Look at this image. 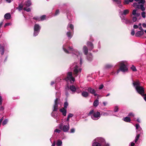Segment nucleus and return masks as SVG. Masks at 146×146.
<instances>
[{"label":"nucleus","instance_id":"1","mask_svg":"<svg viewBox=\"0 0 146 146\" xmlns=\"http://www.w3.org/2000/svg\"><path fill=\"white\" fill-rule=\"evenodd\" d=\"M63 50L67 54L71 53L74 58L77 57L80 60V65L76 63H73L70 66V68L73 70V74L75 77L80 74L82 71L81 67L83 62V55L78 50L73 49L72 46H70L68 43L64 44L63 46Z\"/></svg>","mask_w":146,"mask_h":146},{"label":"nucleus","instance_id":"2","mask_svg":"<svg viewBox=\"0 0 146 146\" xmlns=\"http://www.w3.org/2000/svg\"><path fill=\"white\" fill-rule=\"evenodd\" d=\"M133 84L136 91L139 94L143 96L144 93V88L140 85V83L138 80L133 81Z\"/></svg>","mask_w":146,"mask_h":146},{"label":"nucleus","instance_id":"3","mask_svg":"<svg viewBox=\"0 0 146 146\" xmlns=\"http://www.w3.org/2000/svg\"><path fill=\"white\" fill-rule=\"evenodd\" d=\"M105 144V141L102 137L96 138L93 141L92 146H104Z\"/></svg>","mask_w":146,"mask_h":146},{"label":"nucleus","instance_id":"4","mask_svg":"<svg viewBox=\"0 0 146 146\" xmlns=\"http://www.w3.org/2000/svg\"><path fill=\"white\" fill-rule=\"evenodd\" d=\"M89 115L91 116V118L93 120H96L100 118L101 114H100L99 112L95 111L92 110L90 111Z\"/></svg>","mask_w":146,"mask_h":146},{"label":"nucleus","instance_id":"5","mask_svg":"<svg viewBox=\"0 0 146 146\" xmlns=\"http://www.w3.org/2000/svg\"><path fill=\"white\" fill-rule=\"evenodd\" d=\"M74 26L71 24H68L67 26V29L68 30L66 33V35L69 39H70L72 36L74 31Z\"/></svg>","mask_w":146,"mask_h":146},{"label":"nucleus","instance_id":"6","mask_svg":"<svg viewBox=\"0 0 146 146\" xmlns=\"http://www.w3.org/2000/svg\"><path fill=\"white\" fill-rule=\"evenodd\" d=\"M126 63L125 61H122L119 62V69L120 71L122 72H125L128 71V68L125 65Z\"/></svg>","mask_w":146,"mask_h":146},{"label":"nucleus","instance_id":"7","mask_svg":"<svg viewBox=\"0 0 146 146\" xmlns=\"http://www.w3.org/2000/svg\"><path fill=\"white\" fill-rule=\"evenodd\" d=\"M63 123H61L59 125V127L61 130L64 132H67L70 129L69 123H67V125H63Z\"/></svg>","mask_w":146,"mask_h":146},{"label":"nucleus","instance_id":"8","mask_svg":"<svg viewBox=\"0 0 146 146\" xmlns=\"http://www.w3.org/2000/svg\"><path fill=\"white\" fill-rule=\"evenodd\" d=\"M41 26L38 24H35L34 27L33 36H37L41 29Z\"/></svg>","mask_w":146,"mask_h":146},{"label":"nucleus","instance_id":"9","mask_svg":"<svg viewBox=\"0 0 146 146\" xmlns=\"http://www.w3.org/2000/svg\"><path fill=\"white\" fill-rule=\"evenodd\" d=\"M64 79L66 81H70L71 83L75 81V79L73 76L72 72H69L67 73V77Z\"/></svg>","mask_w":146,"mask_h":146},{"label":"nucleus","instance_id":"10","mask_svg":"<svg viewBox=\"0 0 146 146\" xmlns=\"http://www.w3.org/2000/svg\"><path fill=\"white\" fill-rule=\"evenodd\" d=\"M62 142L60 139H58L56 143L55 141H54L52 143L51 146H55L56 145V146H62Z\"/></svg>","mask_w":146,"mask_h":146},{"label":"nucleus","instance_id":"11","mask_svg":"<svg viewBox=\"0 0 146 146\" xmlns=\"http://www.w3.org/2000/svg\"><path fill=\"white\" fill-rule=\"evenodd\" d=\"M58 98L56 97V99L54 101V104L53 106V111H56L58 110Z\"/></svg>","mask_w":146,"mask_h":146},{"label":"nucleus","instance_id":"12","mask_svg":"<svg viewBox=\"0 0 146 146\" xmlns=\"http://www.w3.org/2000/svg\"><path fill=\"white\" fill-rule=\"evenodd\" d=\"M88 91L90 93L94 94L95 96H97L98 94L96 93V91L94 89L91 87L88 88L87 89Z\"/></svg>","mask_w":146,"mask_h":146},{"label":"nucleus","instance_id":"13","mask_svg":"<svg viewBox=\"0 0 146 146\" xmlns=\"http://www.w3.org/2000/svg\"><path fill=\"white\" fill-rule=\"evenodd\" d=\"M68 87L72 91V93L73 94H74L75 92L77 89V87H76L74 86L73 85L70 86L69 87L68 86Z\"/></svg>","mask_w":146,"mask_h":146},{"label":"nucleus","instance_id":"14","mask_svg":"<svg viewBox=\"0 0 146 146\" xmlns=\"http://www.w3.org/2000/svg\"><path fill=\"white\" fill-rule=\"evenodd\" d=\"M87 45L88 46L89 50H91L94 48V45L93 43L90 42H88L87 43Z\"/></svg>","mask_w":146,"mask_h":146},{"label":"nucleus","instance_id":"15","mask_svg":"<svg viewBox=\"0 0 146 146\" xmlns=\"http://www.w3.org/2000/svg\"><path fill=\"white\" fill-rule=\"evenodd\" d=\"M60 111L61 112L63 115L65 116L66 115L67 110L66 109L64 108H62L60 110Z\"/></svg>","mask_w":146,"mask_h":146},{"label":"nucleus","instance_id":"16","mask_svg":"<svg viewBox=\"0 0 146 146\" xmlns=\"http://www.w3.org/2000/svg\"><path fill=\"white\" fill-rule=\"evenodd\" d=\"M136 8L139 9H141L142 11H144L145 10V8L144 7L143 5L142 4L139 5L138 4Z\"/></svg>","mask_w":146,"mask_h":146},{"label":"nucleus","instance_id":"17","mask_svg":"<svg viewBox=\"0 0 146 146\" xmlns=\"http://www.w3.org/2000/svg\"><path fill=\"white\" fill-rule=\"evenodd\" d=\"M31 5V0H28L24 3V5L27 7L30 6Z\"/></svg>","mask_w":146,"mask_h":146},{"label":"nucleus","instance_id":"18","mask_svg":"<svg viewBox=\"0 0 146 146\" xmlns=\"http://www.w3.org/2000/svg\"><path fill=\"white\" fill-rule=\"evenodd\" d=\"M83 50V52L84 54L85 55H87L88 52V49L87 47L86 46H84Z\"/></svg>","mask_w":146,"mask_h":146},{"label":"nucleus","instance_id":"19","mask_svg":"<svg viewBox=\"0 0 146 146\" xmlns=\"http://www.w3.org/2000/svg\"><path fill=\"white\" fill-rule=\"evenodd\" d=\"M86 57L87 60L89 61H90L92 60L93 57L92 54L91 53L88 54L87 55Z\"/></svg>","mask_w":146,"mask_h":146},{"label":"nucleus","instance_id":"20","mask_svg":"<svg viewBox=\"0 0 146 146\" xmlns=\"http://www.w3.org/2000/svg\"><path fill=\"white\" fill-rule=\"evenodd\" d=\"M144 34L143 31H138L135 34V36H140Z\"/></svg>","mask_w":146,"mask_h":146},{"label":"nucleus","instance_id":"21","mask_svg":"<svg viewBox=\"0 0 146 146\" xmlns=\"http://www.w3.org/2000/svg\"><path fill=\"white\" fill-rule=\"evenodd\" d=\"M4 17L6 19H9L11 18V15L9 13H7L5 14Z\"/></svg>","mask_w":146,"mask_h":146},{"label":"nucleus","instance_id":"22","mask_svg":"<svg viewBox=\"0 0 146 146\" xmlns=\"http://www.w3.org/2000/svg\"><path fill=\"white\" fill-rule=\"evenodd\" d=\"M82 95L84 97H87L89 95L88 93L86 91H84L82 93Z\"/></svg>","mask_w":146,"mask_h":146},{"label":"nucleus","instance_id":"23","mask_svg":"<svg viewBox=\"0 0 146 146\" xmlns=\"http://www.w3.org/2000/svg\"><path fill=\"white\" fill-rule=\"evenodd\" d=\"M123 120L127 122H130L131 120L130 118L128 117H126L123 118Z\"/></svg>","mask_w":146,"mask_h":146},{"label":"nucleus","instance_id":"24","mask_svg":"<svg viewBox=\"0 0 146 146\" xmlns=\"http://www.w3.org/2000/svg\"><path fill=\"white\" fill-rule=\"evenodd\" d=\"M136 132L137 134H139L140 135L141 134L143 133V131L141 128H140L139 129L137 130Z\"/></svg>","mask_w":146,"mask_h":146},{"label":"nucleus","instance_id":"25","mask_svg":"<svg viewBox=\"0 0 146 146\" xmlns=\"http://www.w3.org/2000/svg\"><path fill=\"white\" fill-rule=\"evenodd\" d=\"M99 104V101L98 99L96 100L94 102L93 105L95 107H97Z\"/></svg>","mask_w":146,"mask_h":146},{"label":"nucleus","instance_id":"26","mask_svg":"<svg viewBox=\"0 0 146 146\" xmlns=\"http://www.w3.org/2000/svg\"><path fill=\"white\" fill-rule=\"evenodd\" d=\"M0 52L1 55H3L4 52V48L2 46H0Z\"/></svg>","mask_w":146,"mask_h":146},{"label":"nucleus","instance_id":"27","mask_svg":"<svg viewBox=\"0 0 146 146\" xmlns=\"http://www.w3.org/2000/svg\"><path fill=\"white\" fill-rule=\"evenodd\" d=\"M23 5L22 3L20 4L19 5L17 9L19 10V11L23 9Z\"/></svg>","mask_w":146,"mask_h":146},{"label":"nucleus","instance_id":"28","mask_svg":"<svg viewBox=\"0 0 146 146\" xmlns=\"http://www.w3.org/2000/svg\"><path fill=\"white\" fill-rule=\"evenodd\" d=\"M108 115H114L117 116L116 115H114L113 113V111H107Z\"/></svg>","mask_w":146,"mask_h":146},{"label":"nucleus","instance_id":"29","mask_svg":"<svg viewBox=\"0 0 146 146\" xmlns=\"http://www.w3.org/2000/svg\"><path fill=\"white\" fill-rule=\"evenodd\" d=\"M129 10L128 9H125L123 10V12L122 15H126L129 13Z\"/></svg>","mask_w":146,"mask_h":146},{"label":"nucleus","instance_id":"30","mask_svg":"<svg viewBox=\"0 0 146 146\" xmlns=\"http://www.w3.org/2000/svg\"><path fill=\"white\" fill-rule=\"evenodd\" d=\"M125 23L126 24H130L132 23V21L130 20H128L127 19L125 21Z\"/></svg>","mask_w":146,"mask_h":146},{"label":"nucleus","instance_id":"31","mask_svg":"<svg viewBox=\"0 0 146 146\" xmlns=\"http://www.w3.org/2000/svg\"><path fill=\"white\" fill-rule=\"evenodd\" d=\"M51 115L53 117L54 119H57V117H58L57 114H56L54 112H52V113Z\"/></svg>","mask_w":146,"mask_h":146},{"label":"nucleus","instance_id":"32","mask_svg":"<svg viewBox=\"0 0 146 146\" xmlns=\"http://www.w3.org/2000/svg\"><path fill=\"white\" fill-rule=\"evenodd\" d=\"M69 10L68 9H65L64 11V13H66V14H67V17L68 18L69 20H70L71 18L70 19V18H69V16H68V14L69 13Z\"/></svg>","mask_w":146,"mask_h":146},{"label":"nucleus","instance_id":"33","mask_svg":"<svg viewBox=\"0 0 146 146\" xmlns=\"http://www.w3.org/2000/svg\"><path fill=\"white\" fill-rule=\"evenodd\" d=\"M140 136V135H139V134H137V135L136 136L135 138V139L134 141L135 142V143H136L137 142L139 139Z\"/></svg>","mask_w":146,"mask_h":146},{"label":"nucleus","instance_id":"34","mask_svg":"<svg viewBox=\"0 0 146 146\" xmlns=\"http://www.w3.org/2000/svg\"><path fill=\"white\" fill-rule=\"evenodd\" d=\"M33 19L35 20L36 21H40V17H35L33 18Z\"/></svg>","mask_w":146,"mask_h":146},{"label":"nucleus","instance_id":"35","mask_svg":"<svg viewBox=\"0 0 146 146\" xmlns=\"http://www.w3.org/2000/svg\"><path fill=\"white\" fill-rule=\"evenodd\" d=\"M8 119H5L3 122L2 125L4 126L7 124L8 122Z\"/></svg>","mask_w":146,"mask_h":146},{"label":"nucleus","instance_id":"36","mask_svg":"<svg viewBox=\"0 0 146 146\" xmlns=\"http://www.w3.org/2000/svg\"><path fill=\"white\" fill-rule=\"evenodd\" d=\"M46 17V15H43L41 16L40 17V21H43L45 19V18Z\"/></svg>","mask_w":146,"mask_h":146},{"label":"nucleus","instance_id":"37","mask_svg":"<svg viewBox=\"0 0 146 146\" xmlns=\"http://www.w3.org/2000/svg\"><path fill=\"white\" fill-rule=\"evenodd\" d=\"M68 105V102L67 101L65 102L64 103V108L66 109Z\"/></svg>","mask_w":146,"mask_h":146},{"label":"nucleus","instance_id":"38","mask_svg":"<svg viewBox=\"0 0 146 146\" xmlns=\"http://www.w3.org/2000/svg\"><path fill=\"white\" fill-rule=\"evenodd\" d=\"M113 66L111 64H107L105 65V68H111Z\"/></svg>","mask_w":146,"mask_h":146},{"label":"nucleus","instance_id":"39","mask_svg":"<svg viewBox=\"0 0 146 146\" xmlns=\"http://www.w3.org/2000/svg\"><path fill=\"white\" fill-rule=\"evenodd\" d=\"M121 19L122 21V22H125L126 20L127 19L125 18V17L123 16L121 17Z\"/></svg>","mask_w":146,"mask_h":146},{"label":"nucleus","instance_id":"40","mask_svg":"<svg viewBox=\"0 0 146 146\" xmlns=\"http://www.w3.org/2000/svg\"><path fill=\"white\" fill-rule=\"evenodd\" d=\"M5 109L4 106H2V104H0V111H3Z\"/></svg>","mask_w":146,"mask_h":146},{"label":"nucleus","instance_id":"41","mask_svg":"<svg viewBox=\"0 0 146 146\" xmlns=\"http://www.w3.org/2000/svg\"><path fill=\"white\" fill-rule=\"evenodd\" d=\"M128 116L129 117H133L134 116V114L132 112H131L128 114Z\"/></svg>","mask_w":146,"mask_h":146},{"label":"nucleus","instance_id":"42","mask_svg":"<svg viewBox=\"0 0 146 146\" xmlns=\"http://www.w3.org/2000/svg\"><path fill=\"white\" fill-rule=\"evenodd\" d=\"M59 13L60 12L59 10L58 9L56 10V11L55 13L54 14V16H56L58 15L59 14Z\"/></svg>","mask_w":146,"mask_h":146},{"label":"nucleus","instance_id":"43","mask_svg":"<svg viewBox=\"0 0 146 146\" xmlns=\"http://www.w3.org/2000/svg\"><path fill=\"white\" fill-rule=\"evenodd\" d=\"M23 10L25 11H27V12H30L31 11V9L30 8H26V7H24V8H23Z\"/></svg>","mask_w":146,"mask_h":146},{"label":"nucleus","instance_id":"44","mask_svg":"<svg viewBox=\"0 0 146 146\" xmlns=\"http://www.w3.org/2000/svg\"><path fill=\"white\" fill-rule=\"evenodd\" d=\"M75 129L74 128H73L70 129V133H74L75 132Z\"/></svg>","mask_w":146,"mask_h":146},{"label":"nucleus","instance_id":"45","mask_svg":"<svg viewBox=\"0 0 146 146\" xmlns=\"http://www.w3.org/2000/svg\"><path fill=\"white\" fill-rule=\"evenodd\" d=\"M131 69L133 71H136V69L134 66H132L131 67Z\"/></svg>","mask_w":146,"mask_h":146},{"label":"nucleus","instance_id":"46","mask_svg":"<svg viewBox=\"0 0 146 146\" xmlns=\"http://www.w3.org/2000/svg\"><path fill=\"white\" fill-rule=\"evenodd\" d=\"M137 10L136 9L133 10L132 11V15L134 16H135L136 14Z\"/></svg>","mask_w":146,"mask_h":146},{"label":"nucleus","instance_id":"47","mask_svg":"<svg viewBox=\"0 0 146 146\" xmlns=\"http://www.w3.org/2000/svg\"><path fill=\"white\" fill-rule=\"evenodd\" d=\"M135 127L136 129L137 130L139 129L140 128H141L140 127L139 125V124H136L135 125Z\"/></svg>","mask_w":146,"mask_h":146},{"label":"nucleus","instance_id":"48","mask_svg":"<svg viewBox=\"0 0 146 146\" xmlns=\"http://www.w3.org/2000/svg\"><path fill=\"white\" fill-rule=\"evenodd\" d=\"M112 1L114 2H115L117 4H119L121 3L120 0H112Z\"/></svg>","mask_w":146,"mask_h":146},{"label":"nucleus","instance_id":"49","mask_svg":"<svg viewBox=\"0 0 146 146\" xmlns=\"http://www.w3.org/2000/svg\"><path fill=\"white\" fill-rule=\"evenodd\" d=\"M11 24L12 23H5V25H4V27H5L7 26L11 25Z\"/></svg>","mask_w":146,"mask_h":146},{"label":"nucleus","instance_id":"50","mask_svg":"<svg viewBox=\"0 0 146 146\" xmlns=\"http://www.w3.org/2000/svg\"><path fill=\"white\" fill-rule=\"evenodd\" d=\"M137 20V18L136 17H134L132 18V21L133 22H135Z\"/></svg>","mask_w":146,"mask_h":146},{"label":"nucleus","instance_id":"51","mask_svg":"<svg viewBox=\"0 0 146 146\" xmlns=\"http://www.w3.org/2000/svg\"><path fill=\"white\" fill-rule=\"evenodd\" d=\"M139 4L143 3L144 4L145 2V0H139Z\"/></svg>","mask_w":146,"mask_h":146},{"label":"nucleus","instance_id":"52","mask_svg":"<svg viewBox=\"0 0 146 146\" xmlns=\"http://www.w3.org/2000/svg\"><path fill=\"white\" fill-rule=\"evenodd\" d=\"M141 15L143 18H145V12H143L141 13Z\"/></svg>","mask_w":146,"mask_h":146},{"label":"nucleus","instance_id":"53","mask_svg":"<svg viewBox=\"0 0 146 146\" xmlns=\"http://www.w3.org/2000/svg\"><path fill=\"white\" fill-rule=\"evenodd\" d=\"M60 131H61L60 130L58 129H55L54 130V132H57V133H60Z\"/></svg>","mask_w":146,"mask_h":146},{"label":"nucleus","instance_id":"54","mask_svg":"<svg viewBox=\"0 0 146 146\" xmlns=\"http://www.w3.org/2000/svg\"><path fill=\"white\" fill-rule=\"evenodd\" d=\"M118 108L117 106H115L114 108V111L115 112H116L118 111Z\"/></svg>","mask_w":146,"mask_h":146},{"label":"nucleus","instance_id":"55","mask_svg":"<svg viewBox=\"0 0 146 146\" xmlns=\"http://www.w3.org/2000/svg\"><path fill=\"white\" fill-rule=\"evenodd\" d=\"M102 115V114H101ZM102 114L104 116H108V114L107 112H103L102 113Z\"/></svg>","mask_w":146,"mask_h":146},{"label":"nucleus","instance_id":"56","mask_svg":"<svg viewBox=\"0 0 146 146\" xmlns=\"http://www.w3.org/2000/svg\"><path fill=\"white\" fill-rule=\"evenodd\" d=\"M98 48L100 49L101 48V44L100 41L98 42Z\"/></svg>","mask_w":146,"mask_h":146},{"label":"nucleus","instance_id":"57","mask_svg":"<svg viewBox=\"0 0 146 146\" xmlns=\"http://www.w3.org/2000/svg\"><path fill=\"white\" fill-rule=\"evenodd\" d=\"M135 144L133 142H131L129 144V146H134Z\"/></svg>","mask_w":146,"mask_h":146},{"label":"nucleus","instance_id":"58","mask_svg":"<svg viewBox=\"0 0 146 146\" xmlns=\"http://www.w3.org/2000/svg\"><path fill=\"white\" fill-rule=\"evenodd\" d=\"M2 99L1 96L0 95V104H2Z\"/></svg>","mask_w":146,"mask_h":146},{"label":"nucleus","instance_id":"59","mask_svg":"<svg viewBox=\"0 0 146 146\" xmlns=\"http://www.w3.org/2000/svg\"><path fill=\"white\" fill-rule=\"evenodd\" d=\"M73 116V115L72 114L70 113L68 114V117L70 118V117H72Z\"/></svg>","mask_w":146,"mask_h":146},{"label":"nucleus","instance_id":"60","mask_svg":"<svg viewBox=\"0 0 146 146\" xmlns=\"http://www.w3.org/2000/svg\"><path fill=\"white\" fill-rule=\"evenodd\" d=\"M129 0H125L124 2V4H128L129 3Z\"/></svg>","mask_w":146,"mask_h":146},{"label":"nucleus","instance_id":"61","mask_svg":"<svg viewBox=\"0 0 146 146\" xmlns=\"http://www.w3.org/2000/svg\"><path fill=\"white\" fill-rule=\"evenodd\" d=\"M77 89L76 91L78 93H79L81 92V91L80 90H78L79 88L78 87H77Z\"/></svg>","mask_w":146,"mask_h":146},{"label":"nucleus","instance_id":"62","mask_svg":"<svg viewBox=\"0 0 146 146\" xmlns=\"http://www.w3.org/2000/svg\"><path fill=\"white\" fill-rule=\"evenodd\" d=\"M103 87H104L103 85V84H101L99 88V89L100 90L102 89L103 88Z\"/></svg>","mask_w":146,"mask_h":146},{"label":"nucleus","instance_id":"63","mask_svg":"<svg viewBox=\"0 0 146 146\" xmlns=\"http://www.w3.org/2000/svg\"><path fill=\"white\" fill-rule=\"evenodd\" d=\"M135 31H134V30L133 29V30H132L131 31V34L132 35H134L135 34Z\"/></svg>","mask_w":146,"mask_h":146},{"label":"nucleus","instance_id":"64","mask_svg":"<svg viewBox=\"0 0 146 146\" xmlns=\"http://www.w3.org/2000/svg\"><path fill=\"white\" fill-rule=\"evenodd\" d=\"M138 5V4L137 3H134L133 4V5L134 7H136L137 6V5Z\"/></svg>","mask_w":146,"mask_h":146}]
</instances>
